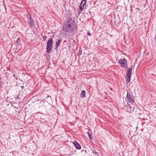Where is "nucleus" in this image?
<instances>
[{
	"instance_id": "dca6fc26",
	"label": "nucleus",
	"mask_w": 156,
	"mask_h": 156,
	"mask_svg": "<svg viewBox=\"0 0 156 156\" xmlns=\"http://www.w3.org/2000/svg\"><path fill=\"white\" fill-rule=\"evenodd\" d=\"M42 38L43 39V41H44L46 40L47 37H46V36H42Z\"/></svg>"
},
{
	"instance_id": "aec40b11",
	"label": "nucleus",
	"mask_w": 156,
	"mask_h": 156,
	"mask_svg": "<svg viewBox=\"0 0 156 156\" xmlns=\"http://www.w3.org/2000/svg\"><path fill=\"white\" fill-rule=\"evenodd\" d=\"M49 97V96H47V97Z\"/></svg>"
},
{
	"instance_id": "1a4fd4ad",
	"label": "nucleus",
	"mask_w": 156,
	"mask_h": 156,
	"mask_svg": "<svg viewBox=\"0 0 156 156\" xmlns=\"http://www.w3.org/2000/svg\"><path fill=\"white\" fill-rule=\"evenodd\" d=\"M73 143L76 149L80 150L81 149V146L76 141L73 142Z\"/></svg>"
},
{
	"instance_id": "2eb2a0df",
	"label": "nucleus",
	"mask_w": 156,
	"mask_h": 156,
	"mask_svg": "<svg viewBox=\"0 0 156 156\" xmlns=\"http://www.w3.org/2000/svg\"><path fill=\"white\" fill-rule=\"evenodd\" d=\"M88 136L89 137V139L91 140H92L93 137L90 134V133H88Z\"/></svg>"
},
{
	"instance_id": "423d86ee",
	"label": "nucleus",
	"mask_w": 156,
	"mask_h": 156,
	"mask_svg": "<svg viewBox=\"0 0 156 156\" xmlns=\"http://www.w3.org/2000/svg\"><path fill=\"white\" fill-rule=\"evenodd\" d=\"M27 18H29V19L28 20V21L29 23V24L30 25H31V27H32L33 24H34V22L33 20L31 17L30 15L28 14L27 16Z\"/></svg>"
},
{
	"instance_id": "7ed1b4c3",
	"label": "nucleus",
	"mask_w": 156,
	"mask_h": 156,
	"mask_svg": "<svg viewBox=\"0 0 156 156\" xmlns=\"http://www.w3.org/2000/svg\"><path fill=\"white\" fill-rule=\"evenodd\" d=\"M126 97L129 103L133 104L134 102V98L131 92L127 91Z\"/></svg>"
},
{
	"instance_id": "39448f33",
	"label": "nucleus",
	"mask_w": 156,
	"mask_h": 156,
	"mask_svg": "<svg viewBox=\"0 0 156 156\" xmlns=\"http://www.w3.org/2000/svg\"><path fill=\"white\" fill-rule=\"evenodd\" d=\"M119 63L122 67L127 68V61L125 58L120 60Z\"/></svg>"
},
{
	"instance_id": "ddd939ff",
	"label": "nucleus",
	"mask_w": 156,
	"mask_h": 156,
	"mask_svg": "<svg viewBox=\"0 0 156 156\" xmlns=\"http://www.w3.org/2000/svg\"><path fill=\"white\" fill-rule=\"evenodd\" d=\"M125 78H126V82L128 84L129 82L130 81L131 76H126Z\"/></svg>"
},
{
	"instance_id": "4468645a",
	"label": "nucleus",
	"mask_w": 156,
	"mask_h": 156,
	"mask_svg": "<svg viewBox=\"0 0 156 156\" xmlns=\"http://www.w3.org/2000/svg\"><path fill=\"white\" fill-rule=\"evenodd\" d=\"M21 41L19 38L16 41V44L17 45H21Z\"/></svg>"
},
{
	"instance_id": "f3484780",
	"label": "nucleus",
	"mask_w": 156,
	"mask_h": 156,
	"mask_svg": "<svg viewBox=\"0 0 156 156\" xmlns=\"http://www.w3.org/2000/svg\"><path fill=\"white\" fill-rule=\"evenodd\" d=\"M87 34L89 36H91V34L89 32H88L87 33Z\"/></svg>"
},
{
	"instance_id": "f8f14e48",
	"label": "nucleus",
	"mask_w": 156,
	"mask_h": 156,
	"mask_svg": "<svg viewBox=\"0 0 156 156\" xmlns=\"http://www.w3.org/2000/svg\"><path fill=\"white\" fill-rule=\"evenodd\" d=\"M86 92L84 90H83L81 91L80 94V96L81 98H83L85 97Z\"/></svg>"
},
{
	"instance_id": "0eeeda50",
	"label": "nucleus",
	"mask_w": 156,
	"mask_h": 156,
	"mask_svg": "<svg viewBox=\"0 0 156 156\" xmlns=\"http://www.w3.org/2000/svg\"><path fill=\"white\" fill-rule=\"evenodd\" d=\"M127 111L128 112L132 113L134 112V108L131 106L130 105H128L126 107Z\"/></svg>"
},
{
	"instance_id": "6e6552de",
	"label": "nucleus",
	"mask_w": 156,
	"mask_h": 156,
	"mask_svg": "<svg viewBox=\"0 0 156 156\" xmlns=\"http://www.w3.org/2000/svg\"><path fill=\"white\" fill-rule=\"evenodd\" d=\"M86 0H83L82 2L80 3L79 6V8L81 11L83 10L84 8V5H85L86 4Z\"/></svg>"
},
{
	"instance_id": "a211bd4d",
	"label": "nucleus",
	"mask_w": 156,
	"mask_h": 156,
	"mask_svg": "<svg viewBox=\"0 0 156 156\" xmlns=\"http://www.w3.org/2000/svg\"><path fill=\"white\" fill-rule=\"evenodd\" d=\"M80 52H81L80 54H82V51L80 50H79V53H80Z\"/></svg>"
},
{
	"instance_id": "20e7f679",
	"label": "nucleus",
	"mask_w": 156,
	"mask_h": 156,
	"mask_svg": "<svg viewBox=\"0 0 156 156\" xmlns=\"http://www.w3.org/2000/svg\"><path fill=\"white\" fill-rule=\"evenodd\" d=\"M64 23L74 24V20L72 18L71 15H68Z\"/></svg>"
},
{
	"instance_id": "9d476101",
	"label": "nucleus",
	"mask_w": 156,
	"mask_h": 156,
	"mask_svg": "<svg viewBox=\"0 0 156 156\" xmlns=\"http://www.w3.org/2000/svg\"><path fill=\"white\" fill-rule=\"evenodd\" d=\"M132 67L129 68L127 71L126 76H130L132 74Z\"/></svg>"
},
{
	"instance_id": "f03ea898",
	"label": "nucleus",
	"mask_w": 156,
	"mask_h": 156,
	"mask_svg": "<svg viewBox=\"0 0 156 156\" xmlns=\"http://www.w3.org/2000/svg\"><path fill=\"white\" fill-rule=\"evenodd\" d=\"M53 40L52 38L49 39L47 42L46 47V52L49 53L52 48Z\"/></svg>"
},
{
	"instance_id": "f257e3e1",
	"label": "nucleus",
	"mask_w": 156,
	"mask_h": 156,
	"mask_svg": "<svg viewBox=\"0 0 156 156\" xmlns=\"http://www.w3.org/2000/svg\"><path fill=\"white\" fill-rule=\"evenodd\" d=\"M74 26V24L64 23L63 30L64 31L70 33L73 30Z\"/></svg>"
},
{
	"instance_id": "9b49d317",
	"label": "nucleus",
	"mask_w": 156,
	"mask_h": 156,
	"mask_svg": "<svg viewBox=\"0 0 156 156\" xmlns=\"http://www.w3.org/2000/svg\"><path fill=\"white\" fill-rule=\"evenodd\" d=\"M61 41L60 40H58L56 41V42H55V44H56L55 47H56L55 48V49L56 48L57 49L58 48L59 45V44H60V43H61Z\"/></svg>"
},
{
	"instance_id": "6ab92c4d",
	"label": "nucleus",
	"mask_w": 156,
	"mask_h": 156,
	"mask_svg": "<svg viewBox=\"0 0 156 156\" xmlns=\"http://www.w3.org/2000/svg\"><path fill=\"white\" fill-rule=\"evenodd\" d=\"M21 88H22V89H23V88H24V86H21Z\"/></svg>"
}]
</instances>
